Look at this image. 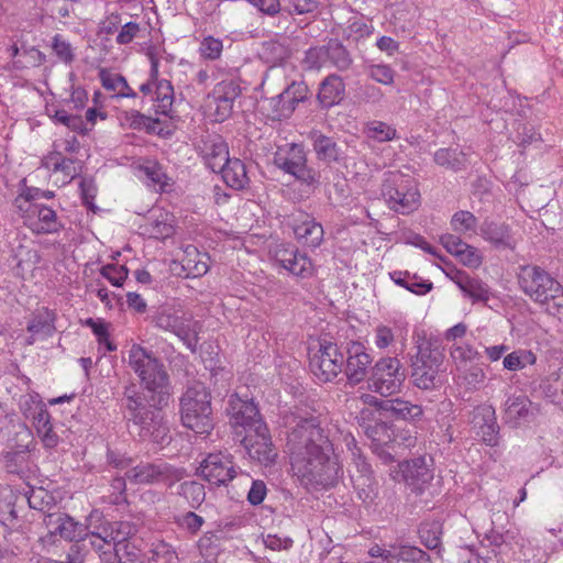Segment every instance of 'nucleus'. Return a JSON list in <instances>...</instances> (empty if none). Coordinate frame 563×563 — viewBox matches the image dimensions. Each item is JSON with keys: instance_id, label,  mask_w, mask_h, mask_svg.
Returning <instances> with one entry per match:
<instances>
[{"instance_id": "f257e3e1", "label": "nucleus", "mask_w": 563, "mask_h": 563, "mask_svg": "<svg viewBox=\"0 0 563 563\" xmlns=\"http://www.w3.org/2000/svg\"><path fill=\"white\" fill-rule=\"evenodd\" d=\"M286 450L292 470L302 483L313 488L335 486L343 475V470L329 434L316 417H294L289 422Z\"/></svg>"}, {"instance_id": "f03ea898", "label": "nucleus", "mask_w": 563, "mask_h": 563, "mask_svg": "<svg viewBox=\"0 0 563 563\" xmlns=\"http://www.w3.org/2000/svg\"><path fill=\"white\" fill-rule=\"evenodd\" d=\"M146 397L134 383L124 386L119 406L126 427L136 432L141 440L156 444H168L170 430L164 419L162 409L167 405L169 391H148Z\"/></svg>"}, {"instance_id": "7ed1b4c3", "label": "nucleus", "mask_w": 563, "mask_h": 563, "mask_svg": "<svg viewBox=\"0 0 563 563\" xmlns=\"http://www.w3.org/2000/svg\"><path fill=\"white\" fill-rule=\"evenodd\" d=\"M520 289L552 316H563V287L543 268L521 265L517 273Z\"/></svg>"}, {"instance_id": "20e7f679", "label": "nucleus", "mask_w": 563, "mask_h": 563, "mask_svg": "<svg viewBox=\"0 0 563 563\" xmlns=\"http://www.w3.org/2000/svg\"><path fill=\"white\" fill-rule=\"evenodd\" d=\"M444 353L438 341L419 339L417 353L411 357L412 384L423 390H431L441 385L440 368Z\"/></svg>"}, {"instance_id": "39448f33", "label": "nucleus", "mask_w": 563, "mask_h": 563, "mask_svg": "<svg viewBox=\"0 0 563 563\" xmlns=\"http://www.w3.org/2000/svg\"><path fill=\"white\" fill-rule=\"evenodd\" d=\"M183 424L198 434H208L213 428L211 395L202 383H195L180 398Z\"/></svg>"}, {"instance_id": "423d86ee", "label": "nucleus", "mask_w": 563, "mask_h": 563, "mask_svg": "<svg viewBox=\"0 0 563 563\" xmlns=\"http://www.w3.org/2000/svg\"><path fill=\"white\" fill-rule=\"evenodd\" d=\"M128 363L147 391H169L168 375L164 364L151 351L140 344H132Z\"/></svg>"}, {"instance_id": "0eeeda50", "label": "nucleus", "mask_w": 563, "mask_h": 563, "mask_svg": "<svg viewBox=\"0 0 563 563\" xmlns=\"http://www.w3.org/2000/svg\"><path fill=\"white\" fill-rule=\"evenodd\" d=\"M382 195L390 209L402 214L412 212L419 206L420 194L413 180L399 172L389 173L385 178Z\"/></svg>"}, {"instance_id": "6e6552de", "label": "nucleus", "mask_w": 563, "mask_h": 563, "mask_svg": "<svg viewBox=\"0 0 563 563\" xmlns=\"http://www.w3.org/2000/svg\"><path fill=\"white\" fill-rule=\"evenodd\" d=\"M406 379L405 368L397 357H382L371 367L368 389L384 397L400 391Z\"/></svg>"}, {"instance_id": "1a4fd4ad", "label": "nucleus", "mask_w": 563, "mask_h": 563, "mask_svg": "<svg viewBox=\"0 0 563 563\" xmlns=\"http://www.w3.org/2000/svg\"><path fill=\"white\" fill-rule=\"evenodd\" d=\"M43 523L47 529H52L59 539L74 542V544L70 545V551L67 553V560L56 563H82V558L79 554V540L85 536L87 527L75 521L74 518L62 511L45 514Z\"/></svg>"}, {"instance_id": "9d476101", "label": "nucleus", "mask_w": 563, "mask_h": 563, "mask_svg": "<svg viewBox=\"0 0 563 563\" xmlns=\"http://www.w3.org/2000/svg\"><path fill=\"white\" fill-rule=\"evenodd\" d=\"M274 164L296 179L313 186L319 183L317 173L307 166V157L303 146L296 143L279 147L274 156Z\"/></svg>"}, {"instance_id": "9b49d317", "label": "nucleus", "mask_w": 563, "mask_h": 563, "mask_svg": "<svg viewBox=\"0 0 563 563\" xmlns=\"http://www.w3.org/2000/svg\"><path fill=\"white\" fill-rule=\"evenodd\" d=\"M185 476L184 468L174 467L165 462L141 463L125 473L126 479L134 484H165L172 487Z\"/></svg>"}, {"instance_id": "f8f14e48", "label": "nucleus", "mask_w": 563, "mask_h": 563, "mask_svg": "<svg viewBox=\"0 0 563 563\" xmlns=\"http://www.w3.org/2000/svg\"><path fill=\"white\" fill-rule=\"evenodd\" d=\"M309 366L320 380L332 382L343 371L344 355L335 343L323 342L310 357Z\"/></svg>"}, {"instance_id": "ddd939ff", "label": "nucleus", "mask_w": 563, "mask_h": 563, "mask_svg": "<svg viewBox=\"0 0 563 563\" xmlns=\"http://www.w3.org/2000/svg\"><path fill=\"white\" fill-rule=\"evenodd\" d=\"M308 95L309 88L303 81H292L279 95L266 100L268 117L279 121L289 118Z\"/></svg>"}, {"instance_id": "4468645a", "label": "nucleus", "mask_w": 563, "mask_h": 563, "mask_svg": "<svg viewBox=\"0 0 563 563\" xmlns=\"http://www.w3.org/2000/svg\"><path fill=\"white\" fill-rule=\"evenodd\" d=\"M227 412L230 417V424L236 434L247 433L252 429H256L260 423H265L253 399H242L238 395H232Z\"/></svg>"}, {"instance_id": "2eb2a0df", "label": "nucleus", "mask_w": 563, "mask_h": 563, "mask_svg": "<svg viewBox=\"0 0 563 563\" xmlns=\"http://www.w3.org/2000/svg\"><path fill=\"white\" fill-rule=\"evenodd\" d=\"M249 456L260 464L268 466L276 461L277 450L266 423H260L256 429L244 434L241 440Z\"/></svg>"}, {"instance_id": "dca6fc26", "label": "nucleus", "mask_w": 563, "mask_h": 563, "mask_svg": "<svg viewBox=\"0 0 563 563\" xmlns=\"http://www.w3.org/2000/svg\"><path fill=\"white\" fill-rule=\"evenodd\" d=\"M198 475L210 485H227L236 475L232 456L223 452L209 453L200 463Z\"/></svg>"}, {"instance_id": "f3484780", "label": "nucleus", "mask_w": 563, "mask_h": 563, "mask_svg": "<svg viewBox=\"0 0 563 563\" xmlns=\"http://www.w3.org/2000/svg\"><path fill=\"white\" fill-rule=\"evenodd\" d=\"M372 357L365 346L360 342H350L346 347L344 374L351 385H357L368 379L371 374Z\"/></svg>"}, {"instance_id": "a211bd4d", "label": "nucleus", "mask_w": 563, "mask_h": 563, "mask_svg": "<svg viewBox=\"0 0 563 563\" xmlns=\"http://www.w3.org/2000/svg\"><path fill=\"white\" fill-rule=\"evenodd\" d=\"M399 471L402 479L413 490L421 492L433 478V472L423 456L413 457L399 463Z\"/></svg>"}, {"instance_id": "6ab92c4d", "label": "nucleus", "mask_w": 563, "mask_h": 563, "mask_svg": "<svg viewBox=\"0 0 563 563\" xmlns=\"http://www.w3.org/2000/svg\"><path fill=\"white\" fill-rule=\"evenodd\" d=\"M57 314L48 308L37 309L27 323L26 330L30 336L25 339L26 345H33L37 339H46L56 332L55 322Z\"/></svg>"}, {"instance_id": "aec40b11", "label": "nucleus", "mask_w": 563, "mask_h": 563, "mask_svg": "<svg viewBox=\"0 0 563 563\" xmlns=\"http://www.w3.org/2000/svg\"><path fill=\"white\" fill-rule=\"evenodd\" d=\"M472 422L481 429L482 439L487 445L498 444L499 426L493 406L484 404L475 407L472 412Z\"/></svg>"}, {"instance_id": "412c9836", "label": "nucleus", "mask_w": 563, "mask_h": 563, "mask_svg": "<svg viewBox=\"0 0 563 563\" xmlns=\"http://www.w3.org/2000/svg\"><path fill=\"white\" fill-rule=\"evenodd\" d=\"M448 276L473 302H487L489 300V288L479 278L472 277L461 269H453L448 273Z\"/></svg>"}, {"instance_id": "4be33fe9", "label": "nucleus", "mask_w": 563, "mask_h": 563, "mask_svg": "<svg viewBox=\"0 0 563 563\" xmlns=\"http://www.w3.org/2000/svg\"><path fill=\"white\" fill-rule=\"evenodd\" d=\"M440 242L443 247L460 262L470 267H477L482 264V256L478 250L467 243L463 242L462 239L454 234H443L440 238Z\"/></svg>"}, {"instance_id": "5701e85b", "label": "nucleus", "mask_w": 563, "mask_h": 563, "mask_svg": "<svg viewBox=\"0 0 563 563\" xmlns=\"http://www.w3.org/2000/svg\"><path fill=\"white\" fill-rule=\"evenodd\" d=\"M206 165L214 173L223 169L229 162V147L222 136L218 134L209 135L201 147Z\"/></svg>"}, {"instance_id": "b1692460", "label": "nucleus", "mask_w": 563, "mask_h": 563, "mask_svg": "<svg viewBox=\"0 0 563 563\" xmlns=\"http://www.w3.org/2000/svg\"><path fill=\"white\" fill-rule=\"evenodd\" d=\"M155 325L159 329L170 331L181 340L186 341L196 330L192 327L190 316L186 313L177 314L168 311H162L155 317Z\"/></svg>"}, {"instance_id": "393cba45", "label": "nucleus", "mask_w": 563, "mask_h": 563, "mask_svg": "<svg viewBox=\"0 0 563 563\" xmlns=\"http://www.w3.org/2000/svg\"><path fill=\"white\" fill-rule=\"evenodd\" d=\"M241 95V87L232 79L222 80L213 91L212 97L217 103L216 112L219 117H228L233 108L234 100Z\"/></svg>"}, {"instance_id": "a878e982", "label": "nucleus", "mask_w": 563, "mask_h": 563, "mask_svg": "<svg viewBox=\"0 0 563 563\" xmlns=\"http://www.w3.org/2000/svg\"><path fill=\"white\" fill-rule=\"evenodd\" d=\"M309 137L319 161L330 165L332 163H340L343 159L341 148L332 137L316 130L310 132Z\"/></svg>"}, {"instance_id": "bb28decb", "label": "nucleus", "mask_w": 563, "mask_h": 563, "mask_svg": "<svg viewBox=\"0 0 563 563\" xmlns=\"http://www.w3.org/2000/svg\"><path fill=\"white\" fill-rule=\"evenodd\" d=\"M483 238L489 241L496 249L515 250L516 240L510 228L505 223L485 221L481 227Z\"/></svg>"}, {"instance_id": "cd10ccee", "label": "nucleus", "mask_w": 563, "mask_h": 563, "mask_svg": "<svg viewBox=\"0 0 563 563\" xmlns=\"http://www.w3.org/2000/svg\"><path fill=\"white\" fill-rule=\"evenodd\" d=\"M386 415L406 421H416L421 418L423 411L418 405L399 398L379 400L375 402Z\"/></svg>"}, {"instance_id": "c85d7f7f", "label": "nucleus", "mask_w": 563, "mask_h": 563, "mask_svg": "<svg viewBox=\"0 0 563 563\" xmlns=\"http://www.w3.org/2000/svg\"><path fill=\"white\" fill-rule=\"evenodd\" d=\"M324 55L331 64L338 69L345 70L352 64V58L347 49L336 40H331L327 46L320 48H311L308 51V57H319Z\"/></svg>"}, {"instance_id": "c756f323", "label": "nucleus", "mask_w": 563, "mask_h": 563, "mask_svg": "<svg viewBox=\"0 0 563 563\" xmlns=\"http://www.w3.org/2000/svg\"><path fill=\"white\" fill-rule=\"evenodd\" d=\"M31 211L37 216V221L31 224L34 233L52 234L64 229L63 223L57 219V214L52 208L34 203Z\"/></svg>"}, {"instance_id": "7c9ffc66", "label": "nucleus", "mask_w": 563, "mask_h": 563, "mask_svg": "<svg viewBox=\"0 0 563 563\" xmlns=\"http://www.w3.org/2000/svg\"><path fill=\"white\" fill-rule=\"evenodd\" d=\"M291 55L289 41L287 37L272 38L262 43L260 57L272 65H279Z\"/></svg>"}, {"instance_id": "2f4dec72", "label": "nucleus", "mask_w": 563, "mask_h": 563, "mask_svg": "<svg viewBox=\"0 0 563 563\" xmlns=\"http://www.w3.org/2000/svg\"><path fill=\"white\" fill-rule=\"evenodd\" d=\"M208 255L200 253L194 245H187L184 249V256L180 260L181 269L185 277H200L203 276L209 266L207 264Z\"/></svg>"}, {"instance_id": "473e14b6", "label": "nucleus", "mask_w": 563, "mask_h": 563, "mask_svg": "<svg viewBox=\"0 0 563 563\" xmlns=\"http://www.w3.org/2000/svg\"><path fill=\"white\" fill-rule=\"evenodd\" d=\"M344 91L343 80L339 76L331 75L321 82L318 100L323 108H331L343 99Z\"/></svg>"}, {"instance_id": "72a5a7b5", "label": "nucleus", "mask_w": 563, "mask_h": 563, "mask_svg": "<svg viewBox=\"0 0 563 563\" xmlns=\"http://www.w3.org/2000/svg\"><path fill=\"white\" fill-rule=\"evenodd\" d=\"M218 173L222 174L224 183L234 190H243L250 184L246 166L239 158H230L223 169Z\"/></svg>"}, {"instance_id": "f704fd0d", "label": "nucleus", "mask_w": 563, "mask_h": 563, "mask_svg": "<svg viewBox=\"0 0 563 563\" xmlns=\"http://www.w3.org/2000/svg\"><path fill=\"white\" fill-rule=\"evenodd\" d=\"M303 220L294 225V233L298 241L310 247H317L323 240V228L309 216H303Z\"/></svg>"}, {"instance_id": "c9c22d12", "label": "nucleus", "mask_w": 563, "mask_h": 563, "mask_svg": "<svg viewBox=\"0 0 563 563\" xmlns=\"http://www.w3.org/2000/svg\"><path fill=\"white\" fill-rule=\"evenodd\" d=\"M43 165L54 172H60L70 181L81 173V163L76 158L63 157L59 152H53L45 157Z\"/></svg>"}, {"instance_id": "e433bc0d", "label": "nucleus", "mask_w": 563, "mask_h": 563, "mask_svg": "<svg viewBox=\"0 0 563 563\" xmlns=\"http://www.w3.org/2000/svg\"><path fill=\"white\" fill-rule=\"evenodd\" d=\"M531 401L523 395L509 397L505 402V421L514 427L530 415Z\"/></svg>"}, {"instance_id": "4c0bfd02", "label": "nucleus", "mask_w": 563, "mask_h": 563, "mask_svg": "<svg viewBox=\"0 0 563 563\" xmlns=\"http://www.w3.org/2000/svg\"><path fill=\"white\" fill-rule=\"evenodd\" d=\"M99 78L102 87L108 91H118L117 96L122 98H135L136 92L129 86L126 79L107 68L99 70Z\"/></svg>"}, {"instance_id": "58836bf2", "label": "nucleus", "mask_w": 563, "mask_h": 563, "mask_svg": "<svg viewBox=\"0 0 563 563\" xmlns=\"http://www.w3.org/2000/svg\"><path fill=\"white\" fill-rule=\"evenodd\" d=\"M120 122L124 128L137 131L145 130L146 133L155 132V125L161 124L159 119L147 117L136 110L122 112L120 115Z\"/></svg>"}, {"instance_id": "ea45409f", "label": "nucleus", "mask_w": 563, "mask_h": 563, "mask_svg": "<svg viewBox=\"0 0 563 563\" xmlns=\"http://www.w3.org/2000/svg\"><path fill=\"white\" fill-rule=\"evenodd\" d=\"M177 494L183 497L192 509L199 508L206 499L205 486L196 481H186L179 484Z\"/></svg>"}, {"instance_id": "a19ab883", "label": "nucleus", "mask_w": 563, "mask_h": 563, "mask_svg": "<svg viewBox=\"0 0 563 563\" xmlns=\"http://www.w3.org/2000/svg\"><path fill=\"white\" fill-rule=\"evenodd\" d=\"M156 113L170 115L174 103V88L169 80L161 79L155 85Z\"/></svg>"}, {"instance_id": "79ce46f5", "label": "nucleus", "mask_w": 563, "mask_h": 563, "mask_svg": "<svg viewBox=\"0 0 563 563\" xmlns=\"http://www.w3.org/2000/svg\"><path fill=\"white\" fill-rule=\"evenodd\" d=\"M364 432L376 446L388 444L393 441L394 431L391 428L382 420H373L364 426Z\"/></svg>"}, {"instance_id": "37998d69", "label": "nucleus", "mask_w": 563, "mask_h": 563, "mask_svg": "<svg viewBox=\"0 0 563 563\" xmlns=\"http://www.w3.org/2000/svg\"><path fill=\"white\" fill-rule=\"evenodd\" d=\"M418 532L420 540L426 548L430 550H437L440 548L442 525L439 521L422 522Z\"/></svg>"}, {"instance_id": "c03bdc74", "label": "nucleus", "mask_w": 563, "mask_h": 563, "mask_svg": "<svg viewBox=\"0 0 563 563\" xmlns=\"http://www.w3.org/2000/svg\"><path fill=\"white\" fill-rule=\"evenodd\" d=\"M351 482L360 499L364 503H373L376 496V483L373 474L351 475Z\"/></svg>"}, {"instance_id": "a18cd8bd", "label": "nucleus", "mask_w": 563, "mask_h": 563, "mask_svg": "<svg viewBox=\"0 0 563 563\" xmlns=\"http://www.w3.org/2000/svg\"><path fill=\"white\" fill-rule=\"evenodd\" d=\"M434 162L453 170H461L465 166V156L456 150L440 148L434 153Z\"/></svg>"}, {"instance_id": "49530a36", "label": "nucleus", "mask_w": 563, "mask_h": 563, "mask_svg": "<svg viewBox=\"0 0 563 563\" xmlns=\"http://www.w3.org/2000/svg\"><path fill=\"white\" fill-rule=\"evenodd\" d=\"M429 560V554L417 547L408 544H395V563L399 561L409 563H424Z\"/></svg>"}, {"instance_id": "de8ad7c7", "label": "nucleus", "mask_w": 563, "mask_h": 563, "mask_svg": "<svg viewBox=\"0 0 563 563\" xmlns=\"http://www.w3.org/2000/svg\"><path fill=\"white\" fill-rule=\"evenodd\" d=\"M283 268L301 278L311 276L313 271L310 258L301 254L298 249L292 253L290 264H286Z\"/></svg>"}, {"instance_id": "09e8293b", "label": "nucleus", "mask_w": 563, "mask_h": 563, "mask_svg": "<svg viewBox=\"0 0 563 563\" xmlns=\"http://www.w3.org/2000/svg\"><path fill=\"white\" fill-rule=\"evenodd\" d=\"M152 555L148 559L150 563H178V554L173 547L164 541L153 543L151 550Z\"/></svg>"}, {"instance_id": "8fccbe9b", "label": "nucleus", "mask_w": 563, "mask_h": 563, "mask_svg": "<svg viewBox=\"0 0 563 563\" xmlns=\"http://www.w3.org/2000/svg\"><path fill=\"white\" fill-rule=\"evenodd\" d=\"M396 133V129L382 121H373L366 125L367 136L380 143L394 140Z\"/></svg>"}, {"instance_id": "3c124183", "label": "nucleus", "mask_w": 563, "mask_h": 563, "mask_svg": "<svg viewBox=\"0 0 563 563\" xmlns=\"http://www.w3.org/2000/svg\"><path fill=\"white\" fill-rule=\"evenodd\" d=\"M459 371L461 372L459 379H461L462 384L466 385L468 389H478L485 379V373L477 364L462 367V369Z\"/></svg>"}, {"instance_id": "603ef678", "label": "nucleus", "mask_w": 563, "mask_h": 563, "mask_svg": "<svg viewBox=\"0 0 563 563\" xmlns=\"http://www.w3.org/2000/svg\"><path fill=\"white\" fill-rule=\"evenodd\" d=\"M451 356L457 363V369L481 357L479 352L470 344H457L451 350Z\"/></svg>"}, {"instance_id": "864d4df0", "label": "nucleus", "mask_w": 563, "mask_h": 563, "mask_svg": "<svg viewBox=\"0 0 563 563\" xmlns=\"http://www.w3.org/2000/svg\"><path fill=\"white\" fill-rule=\"evenodd\" d=\"M476 223V217L472 212L464 210L455 212L451 220L452 229L460 234L474 231Z\"/></svg>"}, {"instance_id": "5fc2aeb1", "label": "nucleus", "mask_w": 563, "mask_h": 563, "mask_svg": "<svg viewBox=\"0 0 563 563\" xmlns=\"http://www.w3.org/2000/svg\"><path fill=\"white\" fill-rule=\"evenodd\" d=\"M100 274L113 286L121 287L128 278L129 269L124 265L107 264L101 267Z\"/></svg>"}, {"instance_id": "6e6d98bb", "label": "nucleus", "mask_w": 563, "mask_h": 563, "mask_svg": "<svg viewBox=\"0 0 563 563\" xmlns=\"http://www.w3.org/2000/svg\"><path fill=\"white\" fill-rule=\"evenodd\" d=\"M54 119L75 132L86 134L89 131L80 115L68 114L65 110H57Z\"/></svg>"}, {"instance_id": "4d7b16f0", "label": "nucleus", "mask_w": 563, "mask_h": 563, "mask_svg": "<svg viewBox=\"0 0 563 563\" xmlns=\"http://www.w3.org/2000/svg\"><path fill=\"white\" fill-rule=\"evenodd\" d=\"M107 536H102L100 533H88L87 530L85 531V536L80 538L79 540V549H92L96 553L99 552V550H102L103 548H109L112 543V538L108 539Z\"/></svg>"}, {"instance_id": "13d9d810", "label": "nucleus", "mask_w": 563, "mask_h": 563, "mask_svg": "<svg viewBox=\"0 0 563 563\" xmlns=\"http://www.w3.org/2000/svg\"><path fill=\"white\" fill-rule=\"evenodd\" d=\"M222 41L213 36L203 37L199 46V53L205 59L216 60L221 56Z\"/></svg>"}, {"instance_id": "bf43d9fd", "label": "nucleus", "mask_w": 563, "mask_h": 563, "mask_svg": "<svg viewBox=\"0 0 563 563\" xmlns=\"http://www.w3.org/2000/svg\"><path fill=\"white\" fill-rule=\"evenodd\" d=\"M366 74L373 80L383 84V85H391L394 84L395 71L388 65H371L366 69Z\"/></svg>"}, {"instance_id": "052dcab7", "label": "nucleus", "mask_w": 563, "mask_h": 563, "mask_svg": "<svg viewBox=\"0 0 563 563\" xmlns=\"http://www.w3.org/2000/svg\"><path fill=\"white\" fill-rule=\"evenodd\" d=\"M284 9L290 14H308L318 9L317 0H283Z\"/></svg>"}, {"instance_id": "680f3d73", "label": "nucleus", "mask_w": 563, "mask_h": 563, "mask_svg": "<svg viewBox=\"0 0 563 563\" xmlns=\"http://www.w3.org/2000/svg\"><path fill=\"white\" fill-rule=\"evenodd\" d=\"M175 520L179 527L186 529L190 533H197L205 522L203 518L194 511H188L184 515L177 516Z\"/></svg>"}, {"instance_id": "e2e57ef3", "label": "nucleus", "mask_w": 563, "mask_h": 563, "mask_svg": "<svg viewBox=\"0 0 563 563\" xmlns=\"http://www.w3.org/2000/svg\"><path fill=\"white\" fill-rule=\"evenodd\" d=\"M52 48L57 57L66 64H70L75 58L71 45L60 34L53 37Z\"/></svg>"}, {"instance_id": "0e129e2a", "label": "nucleus", "mask_w": 563, "mask_h": 563, "mask_svg": "<svg viewBox=\"0 0 563 563\" xmlns=\"http://www.w3.org/2000/svg\"><path fill=\"white\" fill-rule=\"evenodd\" d=\"M349 36H353L355 40L366 37L372 34L373 26L369 22H367L363 16L354 18L349 26Z\"/></svg>"}, {"instance_id": "69168bd1", "label": "nucleus", "mask_w": 563, "mask_h": 563, "mask_svg": "<svg viewBox=\"0 0 563 563\" xmlns=\"http://www.w3.org/2000/svg\"><path fill=\"white\" fill-rule=\"evenodd\" d=\"M135 531V527L128 521L114 522L111 526L110 538L115 542H126V539L133 536Z\"/></svg>"}, {"instance_id": "338daca9", "label": "nucleus", "mask_w": 563, "mask_h": 563, "mask_svg": "<svg viewBox=\"0 0 563 563\" xmlns=\"http://www.w3.org/2000/svg\"><path fill=\"white\" fill-rule=\"evenodd\" d=\"M296 249V246L287 243L277 244L272 251L273 257L276 263L284 267L286 264H290V258Z\"/></svg>"}, {"instance_id": "774afa93", "label": "nucleus", "mask_w": 563, "mask_h": 563, "mask_svg": "<svg viewBox=\"0 0 563 563\" xmlns=\"http://www.w3.org/2000/svg\"><path fill=\"white\" fill-rule=\"evenodd\" d=\"M120 556L118 563H141L140 551L129 542H119Z\"/></svg>"}]
</instances>
